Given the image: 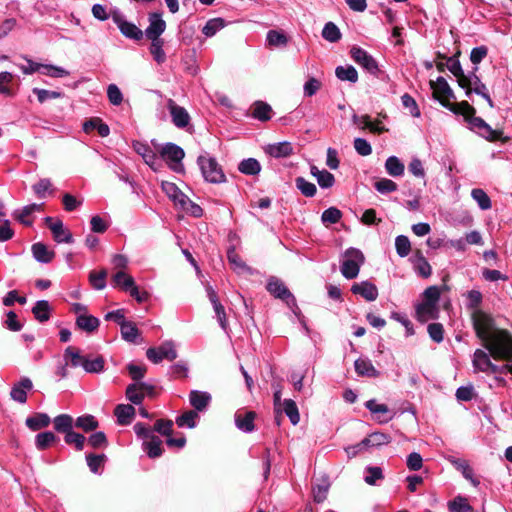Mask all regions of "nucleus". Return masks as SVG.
<instances>
[{
	"label": "nucleus",
	"instance_id": "obj_1",
	"mask_svg": "<svg viewBox=\"0 0 512 512\" xmlns=\"http://www.w3.org/2000/svg\"><path fill=\"white\" fill-rule=\"evenodd\" d=\"M430 86L433 90V97L438 100L443 107L454 113L460 111L459 103L451 102L452 99H455V96L444 77L440 76L436 81H430Z\"/></svg>",
	"mask_w": 512,
	"mask_h": 512
},
{
	"label": "nucleus",
	"instance_id": "obj_2",
	"mask_svg": "<svg viewBox=\"0 0 512 512\" xmlns=\"http://www.w3.org/2000/svg\"><path fill=\"white\" fill-rule=\"evenodd\" d=\"M364 261L365 257L359 249L352 247L347 249L343 253V261L340 268L342 275L346 279L356 278Z\"/></svg>",
	"mask_w": 512,
	"mask_h": 512
},
{
	"label": "nucleus",
	"instance_id": "obj_3",
	"mask_svg": "<svg viewBox=\"0 0 512 512\" xmlns=\"http://www.w3.org/2000/svg\"><path fill=\"white\" fill-rule=\"evenodd\" d=\"M197 163L206 181L215 184L226 181V176L215 158L208 154L200 155L197 159Z\"/></svg>",
	"mask_w": 512,
	"mask_h": 512
},
{
	"label": "nucleus",
	"instance_id": "obj_4",
	"mask_svg": "<svg viewBox=\"0 0 512 512\" xmlns=\"http://www.w3.org/2000/svg\"><path fill=\"white\" fill-rule=\"evenodd\" d=\"M159 153L171 170L176 173L184 171L182 160L185 157V152L180 146L174 143H166L160 148Z\"/></svg>",
	"mask_w": 512,
	"mask_h": 512
},
{
	"label": "nucleus",
	"instance_id": "obj_5",
	"mask_svg": "<svg viewBox=\"0 0 512 512\" xmlns=\"http://www.w3.org/2000/svg\"><path fill=\"white\" fill-rule=\"evenodd\" d=\"M466 91V95L469 96L472 92L482 96L490 107L494 106V103L488 93V89L484 83L481 82L480 78L475 72L465 76V83L460 86Z\"/></svg>",
	"mask_w": 512,
	"mask_h": 512
},
{
	"label": "nucleus",
	"instance_id": "obj_6",
	"mask_svg": "<svg viewBox=\"0 0 512 512\" xmlns=\"http://www.w3.org/2000/svg\"><path fill=\"white\" fill-rule=\"evenodd\" d=\"M147 358L154 364L160 363L163 359L173 361L177 357L174 344L172 342H164L158 348H149L146 351Z\"/></svg>",
	"mask_w": 512,
	"mask_h": 512
},
{
	"label": "nucleus",
	"instance_id": "obj_7",
	"mask_svg": "<svg viewBox=\"0 0 512 512\" xmlns=\"http://www.w3.org/2000/svg\"><path fill=\"white\" fill-rule=\"evenodd\" d=\"M112 19L125 37L136 41L142 39V30L139 29L135 24L126 21L119 11H114L112 13Z\"/></svg>",
	"mask_w": 512,
	"mask_h": 512
},
{
	"label": "nucleus",
	"instance_id": "obj_8",
	"mask_svg": "<svg viewBox=\"0 0 512 512\" xmlns=\"http://www.w3.org/2000/svg\"><path fill=\"white\" fill-rule=\"evenodd\" d=\"M162 191L173 201L174 205L182 210H188L190 199L176 186L169 181H162Z\"/></svg>",
	"mask_w": 512,
	"mask_h": 512
},
{
	"label": "nucleus",
	"instance_id": "obj_9",
	"mask_svg": "<svg viewBox=\"0 0 512 512\" xmlns=\"http://www.w3.org/2000/svg\"><path fill=\"white\" fill-rule=\"evenodd\" d=\"M353 60L369 73L376 75L379 71L376 60L360 47H353L350 51Z\"/></svg>",
	"mask_w": 512,
	"mask_h": 512
},
{
	"label": "nucleus",
	"instance_id": "obj_10",
	"mask_svg": "<svg viewBox=\"0 0 512 512\" xmlns=\"http://www.w3.org/2000/svg\"><path fill=\"white\" fill-rule=\"evenodd\" d=\"M266 289L271 295L283 301H286L287 304H289L290 302L295 304L294 296L291 294V292L280 279L276 277H270L268 279Z\"/></svg>",
	"mask_w": 512,
	"mask_h": 512
},
{
	"label": "nucleus",
	"instance_id": "obj_11",
	"mask_svg": "<svg viewBox=\"0 0 512 512\" xmlns=\"http://www.w3.org/2000/svg\"><path fill=\"white\" fill-rule=\"evenodd\" d=\"M33 390V382L28 377H22L18 382L14 383L10 397L13 401L24 404L27 402V393Z\"/></svg>",
	"mask_w": 512,
	"mask_h": 512
},
{
	"label": "nucleus",
	"instance_id": "obj_12",
	"mask_svg": "<svg viewBox=\"0 0 512 512\" xmlns=\"http://www.w3.org/2000/svg\"><path fill=\"white\" fill-rule=\"evenodd\" d=\"M45 223L53 234V238L56 242L61 243H72L73 236L69 230L64 228L63 222L60 219L54 220L52 217H46Z\"/></svg>",
	"mask_w": 512,
	"mask_h": 512
},
{
	"label": "nucleus",
	"instance_id": "obj_13",
	"mask_svg": "<svg viewBox=\"0 0 512 512\" xmlns=\"http://www.w3.org/2000/svg\"><path fill=\"white\" fill-rule=\"evenodd\" d=\"M391 437L387 434L381 433V432H374L368 435L366 438H364L360 443H358L356 446L352 447L353 454H355L357 451H360L363 448L368 447H379L382 445H386L390 443Z\"/></svg>",
	"mask_w": 512,
	"mask_h": 512
},
{
	"label": "nucleus",
	"instance_id": "obj_14",
	"mask_svg": "<svg viewBox=\"0 0 512 512\" xmlns=\"http://www.w3.org/2000/svg\"><path fill=\"white\" fill-rule=\"evenodd\" d=\"M459 110L457 114L463 115L465 121L469 124L470 128L475 132L480 130V127L484 124V120L481 117L475 116V109L467 101L459 103Z\"/></svg>",
	"mask_w": 512,
	"mask_h": 512
},
{
	"label": "nucleus",
	"instance_id": "obj_15",
	"mask_svg": "<svg viewBox=\"0 0 512 512\" xmlns=\"http://www.w3.org/2000/svg\"><path fill=\"white\" fill-rule=\"evenodd\" d=\"M166 23L158 13L149 15V26L145 30V35L151 41L160 39V35L165 31Z\"/></svg>",
	"mask_w": 512,
	"mask_h": 512
},
{
	"label": "nucleus",
	"instance_id": "obj_16",
	"mask_svg": "<svg viewBox=\"0 0 512 512\" xmlns=\"http://www.w3.org/2000/svg\"><path fill=\"white\" fill-rule=\"evenodd\" d=\"M351 292L355 295H360L369 302L375 301L378 297V289L376 285L369 281L354 283L351 287Z\"/></svg>",
	"mask_w": 512,
	"mask_h": 512
},
{
	"label": "nucleus",
	"instance_id": "obj_17",
	"mask_svg": "<svg viewBox=\"0 0 512 512\" xmlns=\"http://www.w3.org/2000/svg\"><path fill=\"white\" fill-rule=\"evenodd\" d=\"M168 108L176 127L185 128L189 125L190 116L185 108L178 106L173 100H169Z\"/></svg>",
	"mask_w": 512,
	"mask_h": 512
},
{
	"label": "nucleus",
	"instance_id": "obj_18",
	"mask_svg": "<svg viewBox=\"0 0 512 512\" xmlns=\"http://www.w3.org/2000/svg\"><path fill=\"white\" fill-rule=\"evenodd\" d=\"M438 314L439 306L436 303L422 300V302L416 307L417 319L423 323L438 318Z\"/></svg>",
	"mask_w": 512,
	"mask_h": 512
},
{
	"label": "nucleus",
	"instance_id": "obj_19",
	"mask_svg": "<svg viewBox=\"0 0 512 512\" xmlns=\"http://www.w3.org/2000/svg\"><path fill=\"white\" fill-rule=\"evenodd\" d=\"M44 208V204L32 203L24 206L22 209L14 212V218L25 226H32L33 220L30 216L35 212H41Z\"/></svg>",
	"mask_w": 512,
	"mask_h": 512
},
{
	"label": "nucleus",
	"instance_id": "obj_20",
	"mask_svg": "<svg viewBox=\"0 0 512 512\" xmlns=\"http://www.w3.org/2000/svg\"><path fill=\"white\" fill-rule=\"evenodd\" d=\"M255 417L256 413L254 411H238L235 414V425L243 432H252L255 428Z\"/></svg>",
	"mask_w": 512,
	"mask_h": 512
},
{
	"label": "nucleus",
	"instance_id": "obj_21",
	"mask_svg": "<svg viewBox=\"0 0 512 512\" xmlns=\"http://www.w3.org/2000/svg\"><path fill=\"white\" fill-rule=\"evenodd\" d=\"M355 371L359 376L376 378L379 371L373 366L371 360L367 358H358L354 363Z\"/></svg>",
	"mask_w": 512,
	"mask_h": 512
},
{
	"label": "nucleus",
	"instance_id": "obj_22",
	"mask_svg": "<svg viewBox=\"0 0 512 512\" xmlns=\"http://www.w3.org/2000/svg\"><path fill=\"white\" fill-rule=\"evenodd\" d=\"M490 356H492V355L490 354L489 351L486 352L482 349H476L473 354V359H472V365H473L474 371L486 373L488 367H490L489 366L490 362H491Z\"/></svg>",
	"mask_w": 512,
	"mask_h": 512
},
{
	"label": "nucleus",
	"instance_id": "obj_23",
	"mask_svg": "<svg viewBox=\"0 0 512 512\" xmlns=\"http://www.w3.org/2000/svg\"><path fill=\"white\" fill-rule=\"evenodd\" d=\"M450 462L457 470L461 471L463 477L469 480L473 486L479 485V480L474 477L473 469L466 460L452 457Z\"/></svg>",
	"mask_w": 512,
	"mask_h": 512
},
{
	"label": "nucleus",
	"instance_id": "obj_24",
	"mask_svg": "<svg viewBox=\"0 0 512 512\" xmlns=\"http://www.w3.org/2000/svg\"><path fill=\"white\" fill-rule=\"evenodd\" d=\"M132 147L137 154L142 156L146 164L153 167L157 160V156L148 144L140 141H134Z\"/></svg>",
	"mask_w": 512,
	"mask_h": 512
},
{
	"label": "nucleus",
	"instance_id": "obj_25",
	"mask_svg": "<svg viewBox=\"0 0 512 512\" xmlns=\"http://www.w3.org/2000/svg\"><path fill=\"white\" fill-rule=\"evenodd\" d=\"M227 259L233 270L237 273H253L252 269L241 259L235 248L232 247L227 251Z\"/></svg>",
	"mask_w": 512,
	"mask_h": 512
},
{
	"label": "nucleus",
	"instance_id": "obj_26",
	"mask_svg": "<svg viewBox=\"0 0 512 512\" xmlns=\"http://www.w3.org/2000/svg\"><path fill=\"white\" fill-rule=\"evenodd\" d=\"M211 401V395L207 392L193 390L189 394V402L197 411H203Z\"/></svg>",
	"mask_w": 512,
	"mask_h": 512
},
{
	"label": "nucleus",
	"instance_id": "obj_27",
	"mask_svg": "<svg viewBox=\"0 0 512 512\" xmlns=\"http://www.w3.org/2000/svg\"><path fill=\"white\" fill-rule=\"evenodd\" d=\"M266 152L275 158L288 157L293 154V146L287 141L279 142L268 145Z\"/></svg>",
	"mask_w": 512,
	"mask_h": 512
},
{
	"label": "nucleus",
	"instance_id": "obj_28",
	"mask_svg": "<svg viewBox=\"0 0 512 512\" xmlns=\"http://www.w3.org/2000/svg\"><path fill=\"white\" fill-rule=\"evenodd\" d=\"M31 250L34 258L41 263H50L55 257V252L41 242L33 244Z\"/></svg>",
	"mask_w": 512,
	"mask_h": 512
},
{
	"label": "nucleus",
	"instance_id": "obj_29",
	"mask_svg": "<svg viewBox=\"0 0 512 512\" xmlns=\"http://www.w3.org/2000/svg\"><path fill=\"white\" fill-rule=\"evenodd\" d=\"M114 414L120 425H128L135 415V408L129 404H119L116 406Z\"/></svg>",
	"mask_w": 512,
	"mask_h": 512
},
{
	"label": "nucleus",
	"instance_id": "obj_30",
	"mask_svg": "<svg viewBox=\"0 0 512 512\" xmlns=\"http://www.w3.org/2000/svg\"><path fill=\"white\" fill-rule=\"evenodd\" d=\"M100 321L97 317L82 313L76 318V325L79 329L88 333L94 332L98 329Z\"/></svg>",
	"mask_w": 512,
	"mask_h": 512
},
{
	"label": "nucleus",
	"instance_id": "obj_31",
	"mask_svg": "<svg viewBox=\"0 0 512 512\" xmlns=\"http://www.w3.org/2000/svg\"><path fill=\"white\" fill-rule=\"evenodd\" d=\"M438 57L446 59V57L440 53L438 54ZM447 69L457 78L458 85L463 86L466 74L464 73L456 56L447 58Z\"/></svg>",
	"mask_w": 512,
	"mask_h": 512
},
{
	"label": "nucleus",
	"instance_id": "obj_32",
	"mask_svg": "<svg viewBox=\"0 0 512 512\" xmlns=\"http://www.w3.org/2000/svg\"><path fill=\"white\" fill-rule=\"evenodd\" d=\"M143 449L150 458L160 457L163 453L162 440L154 434L147 441H143Z\"/></svg>",
	"mask_w": 512,
	"mask_h": 512
},
{
	"label": "nucleus",
	"instance_id": "obj_33",
	"mask_svg": "<svg viewBox=\"0 0 512 512\" xmlns=\"http://www.w3.org/2000/svg\"><path fill=\"white\" fill-rule=\"evenodd\" d=\"M51 422L50 417L45 413H35L26 419V426L32 431H38L46 428Z\"/></svg>",
	"mask_w": 512,
	"mask_h": 512
},
{
	"label": "nucleus",
	"instance_id": "obj_34",
	"mask_svg": "<svg viewBox=\"0 0 512 512\" xmlns=\"http://www.w3.org/2000/svg\"><path fill=\"white\" fill-rule=\"evenodd\" d=\"M252 116L262 122H266L272 117V108L263 101H256L252 106Z\"/></svg>",
	"mask_w": 512,
	"mask_h": 512
},
{
	"label": "nucleus",
	"instance_id": "obj_35",
	"mask_svg": "<svg viewBox=\"0 0 512 512\" xmlns=\"http://www.w3.org/2000/svg\"><path fill=\"white\" fill-rule=\"evenodd\" d=\"M32 190L37 198H45L47 195H53L55 188L49 178H42L32 186Z\"/></svg>",
	"mask_w": 512,
	"mask_h": 512
},
{
	"label": "nucleus",
	"instance_id": "obj_36",
	"mask_svg": "<svg viewBox=\"0 0 512 512\" xmlns=\"http://www.w3.org/2000/svg\"><path fill=\"white\" fill-rule=\"evenodd\" d=\"M32 313L39 322H46L50 318L51 306L47 300H39L33 306Z\"/></svg>",
	"mask_w": 512,
	"mask_h": 512
},
{
	"label": "nucleus",
	"instance_id": "obj_37",
	"mask_svg": "<svg viewBox=\"0 0 512 512\" xmlns=\"http://www.w3.org/2000/svg\"><path fill=\"white\" fill-rule=\"evenodd\" d=\"M54 429L59 433L67 434L73 430L75 422L72 416L68 414H60L54 418Z\"/></svg>",
	"mask_w": 512,
	"mask_h": 512
},
{
	"label": "nucleus",
	"instance_id": "obj_38",
	"mask_svg": "<svg viewBox=\"0 0 512 512\" xmlns=\"http://www.w3.org/2000/svg\"><path fill=\"white\" fill-rule=\"evenodd\" d=\"M386 172L392 177H399L404 174V164L396 157L390 156L385 162Z\"/></svg>",
	"mask_w": 512,
	"mask_h": 512
},
{
	"label": "nucleus",
	"instance_id": "obj_39",
	"mask_svg": "<svg viewBox=\"0 0 512 512\" xmlns=\"http://www.w3.org/2000/svg\"><path fill=\"white\" fill-rule=\"evenodd\" d=\"M99 423L93 415L87 414L78 417L75 420V427L83 430L84 432H91L98 428Z\"/></svg>",
	"mask_w": 512,
	"mask_h": 512
},
{
	"label": "nucleus",
	"instance_id": "obj_40",
	"mask_svg": "<svg viewBox=\"0 0 512 512\" xmlns=\"http://www.w3.org/2000/svg\"><path fill=\"white\" fill-rule=\"evenodd\" d=\"M335 74L341 81H349L355 83L358 80L357 70L351 65L338 66L335 70Z\"/></svg>",
	"mask_w": 512,
	"mask_h": 512
},
{
	"label": "nucleus",
	"instance_id": "obj_41",
	"mask_svg": "<svg viewBox=\"0 0 512 512\" xmlns=\"http://www.w3.org/2000/svg\"><path fill=\"white\" fill-rule=\"evenodd\" d=\"M282 412H284L288 416L290 422L293 425H297L299 423L300 415L298 407L295 401H293L292 399H285L283 401Z\"/></svg>",
	"mask_w": 512,
	"mask_h": 512
},
{
	"label": "nucleus",
	"instance_id": "obj_42",
	"mask_svg": "<svg viewBox=\"0 0 512 512\" xmlns=\"http://www.w3.org/2000/svg\"><path fill=\"white\" fill-rule=\"evenodd\" d=\"M238 169L245 175H257L261 171V165L256 159L248 158L239 163Z\"/></svg>",
	"mask_w": 512,
	"mask_h": 512
},
{
	"label": "nucleus",
	"instance_id": "obj_43",
	"mask_svg": "<svg viewBox=\"0 0 512 512\" xmlns=\"http://www.w3.org/2000/svg\"><path fill=\"white\" fill-rule=\"evenodd\" d=\"M266 41L269 46L284 47L288 43V37L282 31L270 30L267 33Z\"/></svg>",
	"mask_w": 512,
	"mask_h": 512
},
{
	"label": "nucleus",
	"instance_id": "obj_44",
	"mask_svg": "<svg viewBox=\"0 0 512 512\" xmlns=\"http://www.w3.org/2000/svg\"><path fill=\"white\" fill-rule=\"evenodd\" d=\"M120 328L122 338L127 342L134 343L140 334L136 325L131 321L122 322Z\"/></svg>",
	"mask_w": 512,
	"mask_h": 512
},
{
	"label": "nucleus",
	"instance_id": "obj_45",
	"mask_svg": "<svg viewBox=\"0 0 512 512\" xmlns=\"http://www.w3.org/2000/svg\"><path fill=\"white\" fill-rule=\"evenodd\" d=\"M341 32L336 24L327 22L322 30V37L331 43L338 42L341 39Z\"/></svg>",
	"mask_w": 512,
	"mask_h": 512
},
{
	"label": "nucleus",
	"instance_id": "obj_46",
	"mask_svg": "<svg viewBox=\"0 0 512 512\" xmlns=\"http://www.w3.org/2000/svg\"><path fill=\"white\" fill-rule=\"evenodd\" d=\"M56 440L57 437L54 433L46 431L36 435L35 445L38 450H44L50 447L53 443H55Z\"/></svg>",
	"mask_w": 512,
	"mask_h": 512
},
{
	"label": "nucleus",
	"instance_id": "obj_47",
	"mask_svg": "<svg viewBox=\"0 0 512 512\" xmlns=\"http://www.w3.org/2000/svg\"><path fill=\"white\" fill-rule=\"evenodd\" d=\"M112 281L115 286L120 287L124 291H128L129 287L134 284L133 277L122 270L113 275Z\"/></svg>",
	"mask_w": 512,
	"mask_h": 512
},
{
	"label": "nucleus",
	"instance_id": "obj_48",
	"mask_svg": "<svg viewBox=\"0 0 512 512\" xmlns=\"http://www.w3.org/2000/svg\"><path fill=\"white\" fill-rule=\"evenodd\" d=\"M64 359L67 362L69 361L71 366H73V367H78V366L83 367L86 357L81 356L79 351L76 348L69 346L65 350Z\"/></svg>",
	"mask_w": 512,
	"mask_h": 512
},
{
	"label": "nucleus",
	"instance_id": "obj_49",
	"mask_svg": "<svg viewBox=\"0 0 512 512\" xmlns=\"http://www.w3.org/2000/svg\"><path fill=\"white\" fill-rule=\"evenodd\" d=\"M295 185L297 189L306 197H313L317 192L316 185L307 181L304 177H297L295 179Z\"/></svg>",
	"mask_w": 512,
	"mask_h": 512
},
{
	"label": "nucleus",
	"instance_id": "obj_50",
	"mask_svg": "<svg viewBox=\"0 0 512 512\" xmlns=\"http://www.w3.org/2000/svg\"><path fill=\"white\" fill-rule=\"evenodd\" d=\"M198 414L194 410L184 412L182 415L176 418V424L179 427L194 428L196 426V419Z\"/></svg>",
	"mask_w": 512,
	"mask_h": 512
},
{
	"label": "nucleus",
	"instance_id": "obj_51",
	"mask_svg": "<svg viewBox=\"0 0 512 512\" xmlns=\"http://www.w3.org/2000/svg\"><path fill=\"white\" fill-rule=\"evenodd\" d=\"M64 441L68 445H74L76 450L81 451L84 448L86 438L84 435L71 430L65 434Z\"/></svg>",
	"mask_w": 512,
	"mask_h": 512
},
{
	"label": "nucleus",
	"instance_id": "obj_52",
	"mask_svg": "<svg viewBox=\"0 0 512 512\" xmlns=\"http://www.w3.org/2000/svg\"><path fill=\"white\" fill-rule=\"evenodd\" d=\"M472 198L477 202L478 206L482 210H488L491 208V200L487 193L480 188H475L471 191Z\"/></svg>",
	"mask_w": 512,
	"mask_h": 512
},
{
	"label": "nucleus",
	"instance_id": "obj_53",
	"mask_svg": "<svg viewBox=\"0 0 512 512\" xmlns=\"http://www.w3.org/2000/svg\"><path fill=\"white\" fill-rule=\"evenodd\" d=\"M127 399L135 405H139L144 400V392L139 389L137 383H133L126 388Z\"/></svg>",
	"mask_w": 512,
	"mask_h": 512
},
{
	"label": "nucleus",
	"instance_id": "obj_54",
	"mask_svg": "<svg viewBox=\"0 0 512 512\" xmlns=\"http://www.w3.org/2000/svg\"><path fill=\"white\" fill-rule=\"evenodd\" d=\"M225 26V22L222 18H213L207 21L202 29V32L207 37L214 36L219 30Z\"/></svg>",
	"mask_w": 512,
	"mask_h": 512
},
{
	"label": "nucleus",
	"instance_id": "obj_55",
	"mask_svg": "<svg viewBox=\"0 0 512 512\" xmlns=\"http://www.w3.org/2000/svg\"><path fill=\"white\" fill-rule=\"evenodd\" d=\"M415 270L418 275H420L423 278H428L432 274V268L428 261L423 257V255L418 252L417 253V260L415 263Z\"/></svg>",
	"mask_w": 512,
	"mask_h": 512
},
{
	"label": "nucleus",
	"instance_id": "obj_56",
	"mask_svg": "<svg viewBox=\"0 0 512 512\" xmlns=\"http://www.w3.org/2000/svg\"><path fill=\"white\" fill-rule=\"evenodd\" d=\"M449 509L452 512H473L472 506L462 496H457L449 502Z\"/></svg>",
	"mask_w": 512,
	"mask_h": 512
},
{
	"label": "nucleus",
	"instance_id": "obj_57",
	"mask_svg": "<svg viewBox=\"0 0 512 512\" xmlns=\"http://www.w3.org/2000/svg\"><path fill=\"white\" fill-rule=\"evenodd\" d=\"M342 218V212L336 207H330L326 209L321 215V221L323 224H336Z\"/></svg>",
	"mask_w": 512,
	"mask_h": 512
},
{
	"label": "nucleus",
	"instance_id": "obj_58",
	"mask_svg": "<svg viewBox=\"0 0 512 512\" xmlns=\"http://www.w3.org/2000/svg\"><path fill=\"white\" fill-rule=\"evenodd\" d=\"M163 40L156 39L155 41H151L150 45V53L152 54L154 60L161 64L166 60V54L163 50Z\"/></svg>",
	"mask_w": 512,
	"mask_h": 512
},
{
	"label": "nucleus",
	"instance_id": "obj_59",
	"mask_svg": "<svg viewBox=\"0 0 512 512\" xmlns=\"http://www.w3.org/2000/svg\"><path fill=\"white\" fill-rule=\"evenodd\" d=\"M106 276L107 272L104 269L101 271H92L89 274V281L95 289L101 290L106 286Z\"/></svg>",
	"mask_w": 512,
	"mask_h": 512
},
{
	"label": "nucleus",
	"instance_id": "obj_60",
	"mask_svg": "<svg viewBox=\"0 0 512 512\" xmlns=\"http://www.w3.org/2000/svg\"><path fill=\"white\" fill-rule=\"evenodd\" d=\"M86 460L91 472L98 473L99 469L104 465L106 456L104 454H88Z\"/></svg>",
	"mask_w": 512,
	"mask_h": 512
},
{
	"label": "nucleus",
	"instance_id": "obj_61",
	"mask_svg": "<svg viewBox=\"0 0 512 512\" xmlns=\"http://www.w3.org/2000/svg\"><path fill=\"white\" fill-rule=\"evenodd\" d=\"M395 248L400 257H406L411 250V244L407 236L399 235L395 239Z\"/></svg>",
	"mask_w": 512,
	"mask_h": 512
},
{
	"label": "nucleus",
	"instance_id": "obj_62",
	"mask_svg": "<svg viewBox=\"0 0 512 512\" xmlns=\"http://www.w3.org/2000/svg\"><path fill=\"white\" fill-rule=\"evenodd\" d=\"M374 188L381 194H388L397 190L398 185L387 178H382L375 182Z\"/></svg>",
	"mask_w": 512,
	"mask_h": 512
},
{
	"label": "nucleus",
	"instance_id": "obj_63",
	"mask_svg": "<svg viewBox=\"0 0 512 512\" xmlns=\"http://www.w3.org/2000/svg\"><path fill=\"white\" fill-rule=\"evenodd\" d=\"M41 73L53 78H61L69 75V72L62 67L54 66V65H42L41 64Z\"/></svg>",
	"mask_w": 512,
	"mask_h": 512
},
{
	"label": "nucleus",
	"instance_id": "obj_64",
	"mask_svg": "<svg viewBox=\"0 0 512 512\" xmlns=\"http://www.w3.org/2000/svg\"><path fill=\"white\" fill-rule=\"evenodd\" d=\"M84 370L89 373H98L104 368V359L101 356L96 357L93 360L85 359Z\"/></svg>",
	"mask_w": 512,
	"mask_h": 512
}]
</instances>
